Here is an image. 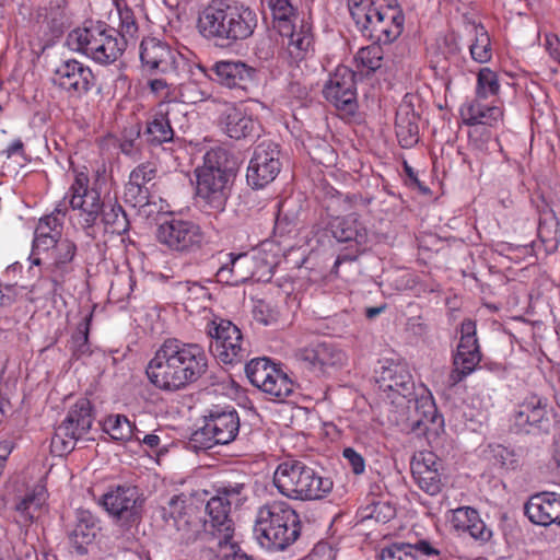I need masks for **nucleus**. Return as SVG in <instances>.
<instances>
[{
	"label": "nucleus",
	"instance_id": "1",
	"mask_svg": "<svg viewBox=\"0 0 560 560\" xmlns=\"http://www.w3.org/2000/svg\"><path fill=\"white\" fill-rule=\"evenodd\" d=\"M208 370V358L197 343L167 339L147 366L150 382L158 388L177 392L197 382Z\"/></svg>",
	"mask_w": 560,
	"mask_h": 560
},
{
	"label": "nucleus",
	"instance_id": "2",
	"mask_svg": "<svg viewBox=\"0 0 560 560\" xmlns=\"http://www.w3.org/2000/svg\"><path fill=\"white\" fill-rule=\"evenodd\" d=\"M256 12L247 5L212 0L199 13V33L219 47H232L249 38L257 27Z\"/></svg>",
	"mask_w": 560,
	"mask_h": 560
},
{
	"label": "nucleus",
	"instance_id": "3",
	"mask_svg": "<svg viewBox=\"0 0 560 560\" xmlns=\"http://www.w3.org/2000/svg\"><path fill=\"white\" fill-rule=\"evenodd\" d=\"M359 31L372 40L390 44L404 30L405 16L397 0H349Z\"/></svg>",
	"mask_w": 560,
	"mask_h": 560
},
{
	"label": "nucleus",
	"instance_id": "4",
	"mask_svg": "<svg viewBox=\"0 0 560 560\" xmlns=\"http://www.w3.org/2000/svg\"><path fill=\"white\" fill-rule=\"evenodd\" d=\"M195 173L197 197L210 210L223 211L235 176L234 162L230 161L228 152L223 149L207 152L203 164Z\"/></svg>",
	"mask_w": 560,
	"mask_h": 560
},
{
	"label": "nucleus",
	"instance_id": "5",
	"mask_svg": "<svg viewBox=\"0 0 560 560\" xmlns=\"http://www.w3.org/2000/svg\"><path fill=\"white\" fill-rule=\"evenodd\" d=\"M273 485L284 497L305 501L323 499L331 491L334 483L303 462L291 459L277 467Z\"/></svg>",
	"mask_w": 560,
	"mask_h": 560
},
{
	"label": "nucleus",
	"instance_id": "6",
	"mask_svg": "<svg viewBox=\"0 0 560 560\" xmlns=\"http://www.w3.org/2000/svg\"><path fill=\"white\" fill-rule=\"evenodd\" d=\"M300 518L285 502H273L259 509L255 533L262 546L283 550L300 536Z\"/></svg>",
	"mask_w": 560,
	"mask_h": 560
},
{
	"label": "nucleus",
	"instance_id": "7",
	"mask_svg": "<svg viewBox=\"0 0 560 560\" xmlns=\"http://www.w3.org/2000/svg\"><path fill=\"white\" fill-rule=\"evenodd\" d=\"M140 58L149 70L170 75L171 81L180 88L183 96L190 90V77H206L201 65L189 62L155 38L142 40Z\"/></svg>",
	"mask_w": 560,
	"mask_h": 560
},
{
	"label": "nucleus",
	"instance_id": "8",
	"mask_svg": "<svg viewBox=\"0 0 560 560\" xmlns=\"http://www.w3.org/2000/svg\"><path fill=\"white\" fill-rule=\"evenodd\" d=\"M128 39L105 23H95L69 33L68 45L100 65L115 62L125 51Z\"/></svg>",
	"mask_w": 560,
	"mask_h": 560
},
{
	"label": "nucleus",
	"instance_id": "9",
	"mask_svg": "<svg viewBox=\"0 0 560 560\" xmlns=\"http://www.w3.org/2000/svg\"><path fill=\"white\" fill-rule=\"evenodd\" d=\"M211 338L210 351L224 364H237L249 355L248 345L240 328L228 319H214L207 325Z\"/></svg>",
	"mask_w": 560,
	"mask_h": 560
},
{
	"label": "nucleus",
	"instance_id": "10",
	"mask_svg": "<svg viewBox=\"0 0 560 560\" xmlns=\"http://www.w3.org/2000/svg\"><path fill=\"white\" fill-rule=\"evenodd\" d=\"M93 423L92 406L89 399L80 398L69 410L66 419L56 428L51 448L59 455L74 450L77 441L83 438Z\"/></svg>",
	"mask_w": 560,
	"mask_h": 560
},
{
	"label": "nucleus",
	"instance_id": "11",
	"mask_svg": "<svg viewBox=\"0 0 560 560\" xmlns=\"http://www.w3.org/2000/svg\"><path fill=\"white\" fill-rule=\"evenodd\" d=\"M156 238L171 250L187 254L201 249L205 242V233L192 221L171 219L159 224Z\"/></svg>",
	"mask_w": 560,
	"mask_h": 560
},
{
	"label": "nucleus",
	"instance_id": "12",
	"mask_svg": "<svg viewBox=\"0 0 560 560\" xmlns=\"http://www.w3.org/2000/svg\"><path fill=\"white\" fill-rule=\"evenodd\" d=\"M89 176L78 173L70 187L69 205L73 210L80 211L79 223L88 235L95 225L104 208L105 202L101 200V194L96 188L89 187Z\"/></svg>",
	"mask_w": 560,
	"mask_h": 560
},
{
	"label": "nucleus",
	"instance_id": "13",
	"mask_svg": "<svg viewBox=\"0 0 560 560\" xmlns=\"http://www.w3.org/2000/svg\"><path fill=\"white\" fill-rule=\"evenodd\" d=\"M51 82L71 98H81L96 83L92 70L75 59L60 61L52 71Z\"/></svg>",
	"mask_w": 560,
	"mask_h": 560
},
{
	"label": "nucleus",
	"instance_id": "14",
	"mask_svg": "<svg viewBox=\"0 0 560 560\" xmlns=\"http://www.w3.org/2000/svg\"><path fill=\"white\" fill-rule=\"evenodd\" d=\"M481 361V352L476 337V323L465 319L460 325V340L454 355V369L448 382L456 385L472 373Z\"/></svg>",
	"mask_w": 560,
	"mask_h": 560
},
{
	"label": "nucleus",
	"instance_id": "15",
	"mask_svg": "<svg viewBox=\"0 0 560 560\" xmlns=\"http://www.w3.org/2000/svg\"><path fill=\"white\" fill-rule=\"evenodd\" d=\"M323 94L343 115H353L358 107L354 72L338 67L325 83Z\"/></svg>",
	"mask_w": 560,
	"mask_h": 560
},
{
	"label": "nucleus",
	"instance_id": "16",
	"mask_svg": "<svg viewBox=\"0 0 560 560\" xmlns=\"http://www.w3.org/2000/svg\"><path fill=\"white\" fill-rule=\"evenodd\" d=\"M281 171L280 151L273 143H260L250 159L246 179L253 188H262L273 182Z\"/></svg>",
	"mask_w": 560,
	"mask_h": 560
},
{
	"label": "nucleus",
	"instance_id": "17",
	"mask_svg": "<svg viewBox=\"0 0 560 560\" xmlns=\"http://www.w3.org/2000/svg\"><path fill=\"white\" fill-rule=\"evenodd\" d=\"M142 503L138 489L135 487H117L103 497V505L108 513L128 525L141 518Z\"/></svg>",
	"mask_w": 560,
	"mask_h": 560
},
{
	"label": "nucleus",
	"instance_id": "18",
	"mask_svg": "<svg viewBox=\"0 0 560 560\" xmlns=\"http://www.w3.org/2000/svg\"><path fill=\"white\" fill-rule=\"evenodd\" d=\"M211 71L212 74L206 72V77H190V84L209 78L230 89L237 88L245 90L247 84L253 81L256 73L254 68L248 67L242 61H218L212 67Z\"/></svg>",
	"mask_w": 560,
	"mask_h": 560
},
{
	"label": "nucleus",
	"instance_id": "19",
	"mask_svg": "<svg viewBox=\"0 0 560 560\" xmlns=\"http://www.w3.org/2000/svg\"><path fill=\"white\" fill-rule=\"evenodd\" d=\"M441 468V460L431 452H421L411 462V472L416 483L430 495H435L442 490Z\"/></svg>",
	"mask_w": 560,
	"mask_h": 560
},
{
	"label": "nucleus",
	"instance_id": "20",
	"mask_svg": "<svg viewBox=\"0 0 560 560\" xmlns=\"http://www.w3.org/2000/svg\"><path fill=\"white\" fill-rule=\"evenodd\" d=\"M219 122L222 130L232 139L253 138L258 133L259 125L241 107L232 103L223 105Z\"/></svg>",
	"mask_w": 560,
	"mask_h": 560
},
{
	"label": "nucleus",
	"instance_id": "21",
	"mask_svg": "<svg viewBox=\"0 0 560 560\" xmlns=\"http://www.w3.org/2000/svg\"><path fill=\"white\" fill-rule=\"evenodd\" d=\"M376 377L381 390L396 393L405 398L412 396L415 383L408 366L401 362L386 361Z\"/></svg>",
	"mask_w": 560,
	"mask_h": 560
},
{
	"label": "nucleus",
	"instance_id": "22",
	"mask_svg": "<svg viewBox=\"0 0 560 560\" xmlns=\"http://www.w3.org/2000/svg\"><path fill=\"white\" fill-rule=\"evenodd\" d=\"M524 512L534 524L560 525V497L547 491L536 493L525 503Z\"/></svg>",
	"mask_w": 560,
	"mask_h": 560
},
{
	"label": "nucleus",
	"instance_id": "23",
	"mask_svg": "<svg viewBox=\"0 0 560 560\" xmlns=\"http://www.w3.org/2000/svg\"><path fill=\"white\" fill-rule=\"evenodd\" d=\"M230 262L224 264L217 272L218 281L230 285H238L256 277L257 257L247 253L229 254Z\"/></svg>",
	"mask_w": 560,
	"mask_h": 560
},
{
	"label": "nucleus",
	"instance_id": "24",
	"mask_svg": "<svg viewBox=\"0 0 560 560\" xmlns=\"http://www.w3.org/2000/svg\"><path fill=\"white\" fill-rule=\"evenodd\" d=\"M211 439L220 444H229L235 440L240 430V418L235 409L223 410L218 407L206 417Z\"/></svg>",
	"mask_w": 560,
	"mask_h": 560
},
{
	"label": "nucleus",
	"instance_id": "25",
	"mask_svg": "<svg viewBox=\"0 0 560 560\" xmlns=\"http://www.w3.org/2000/svg\"><path fill=\"white\" fill-rule=\"evenodd\" d=\"M230 510L231 505L221 497L214 495L208 501L206 512L209 518L205 522V526L213 537L233 538L234 524L230 518Z\"/></svg>",
	"mask_w": 560,
	"mask_h": 560
},
{
	"label": "nucleus",
	"instance_id": "26",
	"mask_svg": "<svg viewBox=\"0 0 560 560\" xmlns=\"http://www.w3.org/2000/svg\"><path fill=\"white\" fill-rule=\"evenodd\" d=\"M547 399L537 395H530L518 404L514 413L515 424L520 429L528 431V427L541 428L548 421Z\"/></svg>",
	"mask_w": 560,
	"mask_h": 560
},
{
	"label": "nucleus",
	"instance_id": "27",
	"mask_svg": "<svg viewBox=\"0 0 560 560\" xmlns=\"http://www.w3.org/2000/svg\"><path fill=\"white\" fill-rule=\"evenodd\" d=\"M409 420L411 430L423 434L429 431L436 432L443 424V419L439 416L436 406L430 396L415 399V412Z\"/></svg>",
	"mask_w": 560,
	"mask_h": 560
},
{
	"label": "nucleus",
	"instance_id": "28",
	"mask_svg": "<svg viewBox=\"0 0 560 560\" xmlns=\"http://www.w3.org/2000/svg\"><path fill=\"white\" fill-rule=\"evenodd\" d=\"M97 524L89 511H78L74 527L69 532V540L78 553L88 552V546L93 542L97 533Z\"/></svg>",
	"mask_w": 560,
	"mask_h": 560
},
{
	"label": "nucleus",
	"instance_id": "29",
	"mask_svg": "<svg viewBox=\"0 0 560 560\" xmlns=\"http://www.w3.org/2000/svg\"><path fill=\"white\" fill-rule=\"evenodd\" d=\"M482 98L476 97L460 108V116L465 125L493 126L503 117V110L498 106H488L481 103Z\"/></svg>",
	"mask_w": 560,
	"mask_h": 560
},
{
	"label": "nucleus",
	"instance_id": "30",
	"mask_svg": "<svg viewBox=\"0 0 560 560\" xmlns=\"http://www.w3.org/2000/svg\"><path fill=\"white\" fill-rule=\"evenodd\" d=\"M418 115L410 105H400L396 113L395 128L399 144L411 148L419 140Z\"/></svg>",
	"mask_w": 560,
	"mask_h": 560
},
{
	"label": "nucleus",
	"instance_id": "31",
	"mask_svg": "<svg viewBox=\"0 0 560 560\" xmlns=\"http://www.w3.org/2000/svg\"><path fill=\"white\" fill-rule=\"evenodd\" d=\"M330 231L332 236L341 243L355 242L358 245H362L368 240L366 229L354 214L335 218L330 222Z\"/></svg>",
	"mask_w": 560,
	"mask_h": 560
},
{
	"label": "nucleus",
	"instance_id": "32",
	"mask_svg": "<svg viewBox=\"0 0 560 560\" xmlns=\"http://www.w3.org/2000/svg\"><path fill=\"white\" fill-rule=\"evenodd\" d=\"M288 33H279L281 36L289 37L288 51L294 61H300L305 58L313 44V35L311 33V25L300 20L299 30L296 23L291 24Z\"/></svg>",
	"mask_w": 560,
	"mask_h": 560
},
{
	"label": "nucleus",
	"instance_id": "33",
	"mask_svg": "<svg viewBox=\"0 0 560 560\" xmlns=\"http://www.w3.org/2000/svg\"><path fill=\"white\" fill-rule=\"evenodd\" d=\"M151 145H161L174 139V130L171 125L170 110H159L147 122L142 135Z\"/></svg>",
	"mask_w": 560,
	"mask_h": 560
},
{
	"label": "nucleus",
	"instance_id": "34",
	"mask_svg": "<svg viewBox=\"0 0 560 560\" xmlns=\"http://www.w3.org/2000/svg\"><path fill=\"white\" fill-rule=\"evenodd\" d=\"M272 14V25L279 33H288L291 24L298 23L299 14L294 0H267Z\"/></svg>",
	"mask_w": 560,
	"mask_h": 560
},
{
	"label": "nucleus",
	"instance_id": "35",
	"mask_svg": "<svg viewBox=\"0 0 560 560\" xmlns=\"http://www.w3.org/2000/svg\"><path fill=\"white\" fill-rule=\"evenodd\" d=\"M104 430L112 439L121 442H140L141 431L124 415H110L104 420Z\"/></svg>",
	"mask_w": 560,
	"mask_h": 560
},
{
	"label": "nucleus",
	"instance_id": "36",
	"mask_svg": "<svg viewBox=\"0 0 560 560\" xmlns=\"http://www.w3.org/2000/svg\"><path fill=\"white\" fill-rule=\"evenodd\" d=\"M101 215L106 232L121 235L129 230L127 214L117 202H105Z\"/></svg>",
	"mask_w": 560,
	"mask_h": 560
},
{
	"label": "nucleus",
	"instance_id": "37",
	"mask_svg": "<svg viewBox=\"0 0 560 560\" xmlns=\"http://www.w3.org/2000/svg\"><path fill=\"white\" fill-rule=\"evenodd\" d=\"M538 237L547 252H555L559 245V221L552 210L544 211L539 219Z\"/></svg>",
	"mask_w": 560,
	"mask_h": 560
},
{
	"label": "nucleus",
	"instance_id": "38",
	"mask_svg": "<svg viewBox=\"0 0 560 560\" xmlns=\"http://www.w3.org/2000/svg\"><path fill=\"white\" fill-rule=\"evenodd\" d=\"M276 371L277 368L266 358L254 359L245 366L249 382L259 389L264 388Z\"/></svg>",
	"mask_w": 560,
	"mask_h": 560
},
{
	"label": "nucleus",
	"instance_id": "39",
	"mask_svg": "<svg viewBox=\"0 0 560 560\" xmlns=\"http://www.w3.org/2000/svg\"><path fill=\"white\" fill-rule=\"evenodd\" d=\"M67 0H49L45 10V19L52 30L54 34H61L68 23L66 12Z\"/></svg>",
	"mask_w": 560,
	"mask_h": 560
},
{
	"label": "nucleus",
	"instance_id": "40",
	"mask_svg": "<svg viewBox=\"0 0 560 560\" xmlns=\"http://www.w3.org/2000/svg\"><path fill=\"white\" fill-rule=\"evenodd\" d=\"M475 40L469 50L471 58L480 63L491 59V43L487 30L482 25H474Z\"/></svg>",
	"mask_w": 560,
	"mask_h": 560
},
{
	"label": "nucleus",
	"instance_id": "41",
	"mask_svg": "<svg viewBox=\"0 0 560 560\" xmlns=\"http://www.w3.org/2000/svg\"><path fill=\"white\" fill-rule=\"evenodd\" d=\"M175 529L174 540L180 545H190L197 540L200 534V524L197 520L188 516H179L176 518L175 524L172 525Z\"/></svg>",
	"mask_w": 560,
	"mask_h": 560
},
{
	"label": "nucleus",
	"instance_id": "42",
	"mask_svg": "<svg viewBox=\"0 0 560 560\" xmlns=\"http://www.w3.org/2000/svg\"><path fill=\"white\" fill-rule=\"evenodd\" d=\"M75 253L77 245L74 242L68 238H61L54 252H51V270L65 272L67 270V266L73 260Z\"/></svg>",
	"mask_w": 560,
	"mask_h": 560
},
{
	"label": "nucleus",
	"instance_id": "43",
	"mask_svg": "<svg viewBox=\"0 0 560 560\" xmlns=\"http://www.w3.org/2000/svg\"><path fill=\"white\" fill-rule=\"evenodd\" d=\"M261 390L277 399H284L292 394L293 383L287 374L277 369Z\"/></svg>",
	"mask_w": 560,
	"mask_h": 560
},
{
	"label": "nucleus",
	"instance_id": "44",
	"mask_svg": "<svg viewBox=\"0 0 560 560\" xmlns=\"http://www.w3.org/2000/svg\"><path fill=\"white\" fill-rule=\"evenodd\" d=\"M383 43L373 40V44L362 47L357 52L355 59L360 65L369 71H376L382 67L384 51L382 48Z\"/></svg>",
	"mask_w": 560,
	"mask_h": 560
},
{
	"label": "nucleus",
	"instance_id": "45",
	"mask_svg": "<svg viewBox=\"0 0 560 560\" xmlns=\"http://www.w3.org/2000/svg\"><path fill=\"white\" fill-rule=\"evenodd\" d=\"M43 494L35 491L26 493L18 503L16 511L20 514L21 522L31 523L35 518V514L43 504Z\"/></svg>",
	"mask_w": 560,
	"mask_h": 560
},
{
	"label": "nucleus",
	"instance_id": "46",
	"mask_svg": "<svg viewBox=\"0 0 560 560\" xmlns=\"http://www.w3.org/2000/svg\"><path fill=\"white\" fill-rule=\"evenodd\" d=\"M500 89L498 75L490 68H481L477 77V97L487 98L497 95Z\"/></svg>",
	"mask_w": 560,
	"mask_h": 560
},
{
	"label": "nucleus",
	"instance_id": "47",
	"mask_svg": "<svg viewBox=\"0 0 560 560\" xmlns=\"http://www.w3.org/2000/svg\"><path fill=\"white\" fill-rule=\"evenodd\" d=\"M318 347V371L324 372L328 366L343 364L346 354L334 345L317 343Z\"/></svg>",
	"mask_w": 560,
	"mask_h": 560
},
{
	"label": "nucleus",
	"instance_id": "48",
	"mask_svg": "<svg viewBox=\"0 0 560 560\" xmlns=\"http://www.w3.org/2000/svg\"><path fill=\"white\" fill-rule=\"evenodd\" d=\"M217 545L220 552L217 556L218 560H229L230 558L232 560H252V556L243 551L236 542L232 541V538L221 537Z\"/></svg>",
	"mask_w": 560,
	"mask_h": 560
},
{
	"label": "nucleus",
	"instance_id": "49",
	"mask_svg": "<svg viewBox=\"0 0 560 560\" xmlns=\"http://www.w3.org/2000/svg\"><path fill=\"white\" fill-rule=\"evenodd\" d=\"M185 499L183 495H173L166 506L161 509V515L167 526L175 524L179 516H188L185 511Z\"/></svg>",
	"mask_w": 560,
	"mask_h": 560
},
{
	"label": "nucleus",
	"instance_id": "50",
	"mask_svg": "<svg viewBox=\"0 0 560 560\" xmlns=\"http://www.w3.org/2000/svg\"><path fill=\"white\" fill-rule=\"evenodd\" d=\"M378 560H415L411 544L393 542L381 550Z\"/></svg>",
	"mask_w": 560,
	"mask_h": 560
},
{
	"label": "nucleus",
	"instance_id": "51",
	"mask_svg": "<svg viewBox=\"0 0 560 560\" xmlns=\"http://www.w3.org/2000/svg\"><path fill=\"white\" fill-rule=\"evenodd\" d=\"M117 11L119 15V27L118 31L120 36L124 38H133L138 32V24L133 11L127 5L117 4Z\"/></svg>",
	"mask_w": 560,
	"mask_h": 560
},
{
	"label": "nucleus",
	"instance_id": "52",
	"mask_svg": "<svg viewBox=\"0 0 560 560\" xmlns=\"http://www.w3.org/2000/svg\"><path fill=\"white\" fill-rule=\"evenodd\" d=\"M185 299L191 304H197L205 307V303L210 300L211 294L207 288L197 282L187 281L180 285Z\"/></svg>",
	"mask_w": 560,
	"mask_h": 560
},
{
	"label": "nucleus",
	"instance_id": "53",
	"mask_svg": "<svg viewBox=\"0 0 560 560\" xmlns=\"http://www.w3.org/2000/svg\"><path fill=\"white\" fill-rule=\"evenodd\" d=\"M244 490V482H228L218 489L217 495L221 497L223 501L229 502L231 506L233 504L238 506L246 499Z\"/></svg>",
	"mask_w": 560,
	"mask_h": 560
},
{
	"label": "nucleus",
	"instance_id": "54",
	"mask_svg": "<svg viewBox=\"0 0 560 560\" xmlns=\"http://www.w3.org/2000/svg\"><path fill=\"white\" fill-rule=\"evenodd\" d=\"M150 187H142L133 184L129 179L125 188V198L127 202L132 203L133 207L144 206L149 202Z\"/></svg>",
	"mask_w": 560,
	"mask_h": 560
},
{
	"label": "nucleus",
	"instance_id": "55",
	"mask_svg": "<svg viewBox=\"0 0 560 560\" xmlns=\"http://www.w3.org/2000/svg\"><path fill=\"white\" fill-rule=\"evenodd\" d=\"M493 458L497 464L505 469H515L518 466V456L513 450L503 445L492 447Z\"/></svg>",
	"mask_w": 560,
	"mask_h": 560
},
{
	"label": "nucleus",
	"instance_id": "56",
	"mask_svg": "<svg viewBox=\"0 0 560 560\" xmlns=\"http://www.w3.org/2000/svg\"><path fill=\"white\" fill-rule=\"evenodd\" d=\"M208 422L206 421L205 425L195 431L190 439H189V448L194 451L199 450H209L213 445L218 444L214 442V439H211L212 432H209L208 430Z\"/></svg>",
	"mask_w": 560,
	"mask_h": 560
},
{
	"label": "nucleus",
	"instance_id": "57",
	"mask_svg": "<svg viewBox=\"0 0 560 560\" xmlns=\"http://www.w3.org/2000/svg\"><path fill=\"white\" fill-rule=\"evenodd\" d=\"M156 176V168L150 164H141L136 167L131 174L129 179L132 180L133 184L140 185L142 187H150L151 182Z\"/></svg>",
	"mask_w": 560,
	"mask_h": 560
},
{
	"label": "nucleus",
	"instance_id": "58",
	"mask_svg": "<svg viewBox=\"0 0 560 560\" xmlns=\"http://www.w3.org/2000/svg\"><path fill=\"white\" fill-rule=\"evenodd\" d=\"M478 512L469 506L458 508L453 512L452 523L455 528L465 530L469 525L474 524Z\"/></svg>",
	"mask_w": 560,
	"mask_h": 560
},
{
	"label": "nucleus",
	"instance_id": "59",
	"mask_svg": "<svg viewBox=\"0 0 560 560\" xmlns=\"http://www.w3.org/2000/svg\"><path fill=\"white\" fill-rule=\"evenodd\" d=\"M89 320L84 319L78 325L77 331L72 335L73 351L83 354L89 351Z\"/></svg>",
	"mask_w": 560,
	"mask_h": 560
},
{
	"label": "nucleus",
	"instance_id": "60",
	"mask_svg": "<svg viewBox=\"0 0 560 560\" xmlns=\"http://www.w3.org/2000/svg\"><path fill=\"white\" fill-rule=\"evenodd\" d=\"M61 241L60 232H55L49 236H35L33 241V254L40 255L42 253L54 252L57 244Z\"/></svg>",
	"mask_w": 560,
	"mask_h": 560
},
{
	"label": "nucleus",
	"instance_id": "61",
	"mask_svg": "<svg viewBox=\"0 0 560 560\" xmlns=\"http://www.w3.org/2000/svg\"><path fill=\"white\" fill-rule=\"evenodd\" d=\"M294 355H295L296 360L300 361L301 363H303L307 369L318 370L317 343L296 350Z\"/></svg>",
	"mask_w": 560,
	"mask_h": 560
},
{
	"label": "nucleus",
	"instance_id": "62",
	"mask_svg": "<svg viewBox=\"0 0 560 560\" xmlns=\"http://www.w3.org/2000/svg\"><path fill=\"white\" fill-rule=\"evenodd\" d=\"M369 516L377 522L386 523L395 516V509L388 502H376Z\"/></svg>",
	"mask_w": 560,
	"mask_h": 560
},
{
	"label": "nucleus",
	"instance_id": "63",
	"mask_svg": "<svg viewBox=\"0 0 560 560\" xmlns=\"http://www.w3.org/2000/svg\"><path fill=\"white\" fill-rule=\"evenodd\" d=\"M345 459L348 462L353 474L361 475L365 469L364 458L351 447H346L342 452Z\"/></svg>",
	"mask_w": 560,
	"mask_h": 560
},
{
	"label": "nucleus",
	"instance_id": "64",
	"mask_svg": "<svg viewBox=\"0 0 560 560\" xmlns=\"http://www.w3.org/2000/svg\"><path fill=\"white\" fill-rule=\"evenodd\" d=\"M464 532H468L472 538L481 541H488L492 536L491 529L480 520L479 515L476 517L474 524L469 525Z\"/></svg>",
	"mask_w": 560,
	"mask_h": 560
}]
</instances>
